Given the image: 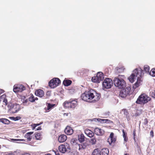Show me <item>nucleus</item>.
I'll return each mask as SVG.
<instances>
[{"mask_svg":"<svg viewBox=\"0 0 155 155\" xmlns=\"http://www.w3.org/2000/svg\"><path fill=\"white\" fill-rule=\"evenodd\" d=\"M144 73L143 70L141 68H136L133 71V73L128 77V79L131 83L133 82L137 77V78H142L144 75Z\"/></svg>","mask_w":155,"mask_h":155,"instance_id":"nucleus-1","label":"nucleus"},{"mask_svg":"<svg viewBox=\"0 0 155 155\" xmlns=\"http://www.w3.org/2000/svg\"><path fill=\"white\" fill-rule=\"evenodd\" d=\"M151 100L149 96L145 94H143L139 96L136 103L140 104H144Z\"/></svg>","mask_w":155,"mask_h":155,"instance_id":"nucleus-2","label":"nucleus"},{"mask_svg":"<svg viewBox=\"0 0 155 155\" xmlns=\"http://www.w3.org/2000/svg\"><path fill=\"white\" fill-rule=\"evenodd\" d=\"M114 83L115 86L119 89H123L126 86V82L122 79L115 78L114 80Z\"/></svg>","mask_w":155,"mask_h":155,"instance_id":"nucleus-3","label":"nucleus"},{"mask_svg":"<svg viewBox=\"0 0 155 155\" xmlns=\"http://www.w3.org/2000/svg\"><path fill=\"white\" fill-rule=\"evenodd\" d=\"M87 93L90 101L92 99H93V101H97L100 99V94L97 93L94 90H90L87 91Z\"/></svg>","mask_w":155,"mask_h":155,"instance_id":"nucleus-4","label":"nucleus"},{"mask_svg":"<svg viewBox=\"0 0 155 155\" xmlns=\"http://www.w3.org/2000/svg\"><path fill=\"white\" fill-rule=\"evenodd\" d=\"M8 110L11 113H15L18 112L20 109V105L18 104L9 103L7 105Z\"/></svg>","mask_w":155,"mask_h":155,"instance_id":"nucleus-5","label":"nucleus"},{"mask_svg":"<svg viewBox=\"0 0 155 155\" xmlns=\"http://www.w3.org/2000/svg\"><path fill=\"white\" fill-rule=\"evenodd\" d=\"M61 83L60 80L58 78H54L49 82V86L51 88H54Z\"/></svg>","mask_w":155,"mask_h":155,"instance_id":"nucleus-6","label":"nucleus"},{"mask_svg":"<svg viewBox=\"0 0 155 155\" xmlns=\"http://www.w3.org/2000/svg\"><path fill=\"white\" fill-rule=\"evenodd\" d=\"M104 78L103 74L101 72H99L97 73L95 76L93 77L91 80L92 82L96 83H99L103 80Z\"/></svg>","mask_w":155,"mask_h":155,"instance_id":"nucleus-7","label":"nucleus"},{"mask_svg":"<svg viewBox=\"0 0 155 155\" xmlns=\"http://www.w3.org/2000/svg\"><path fill=\"white\" fill-rule=\"evenodd\" d=\"M113 84V83L112 80L109 78H106L102 83L103 87L106 89L111 88Z\"/></svg>","mask_w":155,"mask_h":155,"instance_id":"nucleus-8","label":"nucleus"},{"mask_svg":"<svg viewBox=\"0 0 155 155\" xmlns=\"http://www.w3.org/2000/svg\"><path fill=\"white\" fill-rule=\"evenodd\" d=\"M131 91V88L127 87L125 89L121 90L120 92L119 95L122 97H125L129 95Z\"/></svg>","mask_w":155,"mask_h":155,"instance_id":"nucleus-9","label":"nucleus"},{"mask_svg":"<svg viewBox=\"0 0 155 155\" xmlns=\"http://www.w3.org/2000/svg\"><path fill=\"white\" fill-rule=\"evenodd\" d=\"M25 89V87L22 84H16L13 87V91L15 93L21 92Z\"/></svg>","mask_w":155,"mask_h":155,"instance_id":"nucleus-10","label":"nucleus"},{"mask_svg":"<svg viewBox=\"0 0 155 155\" xmlns=\"http://www.w3.org/2000/svg\"><path fill=\"white\" fill-rule=\"evenodd\" d=\"M69 147L70 146L69 144H67L66 145L61 144L59 146L58 150L60 152L64 153L68 149H70Z\"/></svg>","mask_w":155,"mask_h":155,"instance_id":"nucleus-11","label":"nucleus"},{"mask_svg":"<svg viewBox=\"0 0 155 155\" xmlns=\"http://www.w3.org/2000/svg\"><path fill=\"white\" fill-rule=\"evenodd\" d=\"M116 139V137H114V133L111 132L107 139V142L110 145H111L112 143H114L115 142Z\"/></svg>","mask_w":155,"mask_h":155,"instance_id":"nucleus-12","label":"nucleus"},{"mask_svg":"<svg viewBox=\"0 0 155 155\" xmlns=\"http://www.w3.org/2000/svg\"><path fill=\"white\" fill-rule=\"evenodd\" d=\"M73 130L72 128L70 126H67L64 130L65 133L68 135H71L73 133Z\"/></svg>","mask_w":155,"mask_h":155,"instance_id":"nucleus-13","label":"nucleus"},{"mask_svg":"<svg viewBox=\"0 0 155 155\" xmlns=\"http://www.w3.org/2000/svg\"><path fill=\"white\" fill-rule=\"evenodd\" d=\"M94 132L97 135H103L105 133L104 131L102 129L97 127L94 129Z\"/></svg>","mask_w":155,"mask_h":155,"instance_id":"nucleus-14","label":"nucleus"},{"mask_svg":"<svg viewBox=\"0 0 155 155\" xmlns=\"http://www.w3.org/2000/svg\"><path fill=\"white\" fill-rule=\"evenodd\" d=\"M35 94L37 96L40 97H42L44 96L45 93L44 91L42 90L38 89L35 91Z\"/></svg>","mask_w":155,"mask_h":155,"instance_id":"nucleus-15","label":"nucleus"},{"mask_svg":"<svg viewBox=\"0 0 155 155\" xmlns=\"http://www.w3.org/2000/svg\"><path fill=\"white\" fill-rule=\"evenodd\" d=\"M67 137L66 135L62 134L59 136L58 140L60 143H63L67 140Z\"/></svg>","mask_w":155,"mask_h":155,"instance_id":"nucleus-16","label":"nucleus"},{"mask_svg":"<svg viewBox=\"0 0 155 155\" xmlns=\"http://www.w3.org/2000/svg\"><path fill=\"white\" fill-rule=\"evenodd\" d=\"M88 96L87 91H85L84 93L81 94V97L83 100L86 101L90 102Z\"/></svg>","mask_w":155,"mask_h":155,"instance_id":"nucleus-17","label":"nucleus"},{"mask_svg":"<svg viewBox=\"0 0 155 155\" xmlns=\"http://www.w3.org/2000/svg\"><path fill=\"white\" fill-rule=\"evenodd\" d=\"M141 78H137V82L133 86V89H136L140 85L141 82L142 81V80L141 79Z\"/></svg>","mask_w":155,"mask_h":155,"instance_id":"nucleus-18","label":"nucleus"},{"mask_svg":"<svg viewBox=\"0 0 155 155\" xmlns=\"http://www.w3.org/2000/svg\"><path fill=\"white\" fill-rule=\"evenodd\" d=\"M84 133L87 136L90 137H92L94 136V132L89 129L85 130Z\"/></svg>","mask_w":155,"mask_h":155,"instance_id":"nucleus-19","label":"nucleus"},{"mask_svg":"<svg viewBox=\"0 0 155 155\" xmlns=\"http://www.w3.org/2000/svg\"><path fill=\"white\" fill-rule=\"evenodd\" d=\"M89 144L87 142H85L82 143L81 144H79V150H84L86 148Z\"/></svg>","mask_w":155,"mask_h":155,"instance_id":"nucleus-20","label":"nucleus"},{"mask_svg":"<svg viewBox=\"0 0 155 155\" xmlns=\"http://www.w3.org/2000/svg\"><path fill=\"white\" fill-rule=\"evenodd\" d=\"M109 151L108 149L104 148L102 149L100 151V155H108Z\"/></svg>","mask_w":155,"mask_h":155,"instance_id":"nucleus-21","label":"nucleus"},{"mask_svg":"<svg viewBox=\"0 0 155 155\" xmlns=\"http://www.w3.org/2000/svg\"><path fill=\"white\" fill-rule=\"evenodd\" d=\"M33 132H30L27 133L25 135V137L27 139L28 141H30L31 140L32 137L31 136L33 133Z\"/></svg>","mask_w":155,"mask_h":155,"instance_id":"nucleus-22","label":"nucleus"},{"mask_svg":"<svg viewBox=\"0 0 155 155\" xmlns=\"http://www.w3.org/2000/svg\"><path fill=\"white\" fill-rule=\"evenodd\" d=\"M63 106L65 108H71V100L65 101L63 103Z\"/></svg>","mask_w":155,"mask_h":155,"instance_id":"nucleus-23","label":"nucleus"},{"mask_svg":"<svg viewBox=\"0 0 155 155\" xmlns=\"http://www.w3.org/2000/svg\"><path fill=\"white\" fill-rule=\"evenodd\" d=\"M124 69V67L123 66L117 67L115 68L116 72L117 73H120L123 72Z\"/></svg>","mask_w":155,"mask_h":155,"instance_id":"nucleus-24","label":"nucleus"},{"mask_svg":"<svg viewBox=\"0 0 155 155\" xmlns=\"http://www.w3.org/2000/svg\"><path fill=\"white\" fill-rule=\"evenodd\" d=\"M47 107L45 109V111L46 112L50 111L55 105V104H51L50 103H47Z\"/></svg>","mask_w":155,"mask_h":155,"instance_id":"nucleus-25","label":"nucleus"},{"mask_svg":"<svg viewBox=\"0 0 155 155\" xmlns=\"http://www.w3.org/2000/svg\"><path fill=\"white\" fill-rule=\"evenodd\" d=\"M77 101L76 100H71V108H74L77 105Z\"/></svg>","mask_w":155,"mask_h":155,"instance_id":"nucleus-26","label":"nucleus"},{"mask_svg":"<svg viewBox=\"0 0 155 155\" xmlns=\"http://www.w3.org/2000/svg\"><path fill=\"white\" fill-rule=\"evenodd\" d=\"M38 100V98L37 97L35 98L34 96L32 94H31L28 98L29 101L32 102H34L35 100Z\"/></svg>","mask_w":155,"mask_h":155,"instance_id":"nucleus-27","label":"nucleus"},{"mask_svg":"<svg viewBox=\"0 0 155 155\" xmlns=\"http://www.w3.org/2000/svg\"><path fill=\"white\" fill-rule=\"evenodd\" d=\"M71 83L72 81L71 80L67 79L64 81L63 84L65 86H68L71 84Z\"/></svg>","mask_w":155,"mask_h":155,"instance_id":"nucleus-28","label":"nucleus"},{"mask_svg":"<svg viewBox=\"0 0 155 155\" xmlns=\"http://www.w3.org/2000/svg\"><path fill=\"white\" fill-rule=\"evenodd\" d=\"M84 138L85 137L84 136V135L82 134H81L78 136V140L81 143L84 141Z\"/></svg>","mask_w":155,"mask_h":155,"instance_id":"nucleus-29","label":"nucleus"},{"mask_svg":"<svg viewBox=\"0 0 155 155\" xmlns=\"http://www.w3.org/2000/svg\"><path fill=\"white\" fill-rule=\"evenodd\" d=\"M122 132H123V136L124 138V140L125 142H127L128 140L127 133L124 131V129L122 130Z\"/></svg>","mask_w":155,"mask_h":155,"instance_id":"nucleus-30","label":"nucleus"},{"mask_svg":"<svg viewBox=\"0 0 155 155\" xmlns=\"http://www.w3.org/2000/svg\"><path fill=\"white\" fill-rule=\"evenodd\" d=\"M97 120L98 122L102 123H108V122L110 121L108 119H104L98 118Z\"/></svg>","mask_w":155,"mask_h":155,"instance_id":"nucleus-31","label":"nucleus"},{"mask_svg":"<svg viewBox=\"0 0 155 155\" xmlns=\"http://www.w3.org/2000/svg\"><path fill=\"white\" fill-rule=\"evenodd\" d=\"M100 155V152L99 149L97 148L94 149L93 151L92 155Z\"/></svg>","mask_w":155,"mask_h":155,"instance_id":"nucleus-32","label":"nucleus"},{"mask_svg":"<svg viewBox=\"0 0 155 155\" xmlns=\"http://www.w3.org/2000/svg\"><path fill=\"white\" fill-rule=\"evenodd\" d=\"M35 137L36 139L37 140H41L42 138L41 134L40 133H35Z\"/></svg>","mask_w":155,"mask_h":155,"instance_id":"nucleus-33","label":"nucleus"},{"mask_svg":"<svg viewBox=\"0 0 155 155\" xmlns=\"http://www.w3.org/2000/svg\"><path fill=\"white\" fill-rule=\"evenodd\" d=\"M0 121L4 124H9L10 122L9 120L5 118H2L0 119Z\"/></svg>","mask_w":155,"mask_h":155,"instance_id":"nucleus-34","label":"nucleus"},{"mask_svg":"<svg viewBox=\"0 0 155 155\" xmlns=\"http://www.w3.org/2000/svg\"><path fill=\"white\" fill-rule=\"evenodd\" d=\"M150 67L148 65H146L144 66V71L146 73L150 72Z\"/></svg>","mask_w":155,"mask_h":155,"instance_id":"nucleus-35","label":"nucleus"},{"mask_svg":"<svg viewBox=\"0 0 155 155\" xmlns=\"http://www.w3.org/2000/svg\"><path fill=\"white\" fill-rule=\"evenodd\" d=\"M42 123H43V122H41L39 124H32L31 125V126L32 127V129L33 130H34V129H35V127L37 126H38L39 125H40L42 124Z\"/></svg>","mask_w":155,"mask_h":155,"instance_id":"nucleus-36","label":"nucleus"},{"mask_svg":"<svg viewBox=\"0 0 155 155\" xmlns=\"http://www.w3.org/2000/svg\"><path fill=\"white\" fill-rule=\"evenodd\" d=\"M10 118L13 120L16 121L20 120L21 117L20 116H17L16 117H11Z\"/></svg>","mask_w":155,"mask_h":155,"instance_id":"nucleus-37","label":"nucleus"},{"mask_svg":"<svg viewBox=\"0 0 155 155\" xmlns=\"http://www.w3.org/2000/svg\"><path fill=\"white\" fill-rule=\"evenodd\" d=\"M96 141V139L95 138H91L90 141V143L93 145L95 144Z\"/></svg>","mask_w":155,"mask_h":155,"instance_id":"nucleus-38","label":"nucleus"},{"mask_svg":"<svg viewBox=\"0 0 155 155\" xmlns=\"http://www.w3.org/2000/svg\"><path fill=\"white\" fill-rule=\"evenodd\" d=\"M4 95L5 96V97H4L3 98H2L1 101L2 100L3 102L5 103L4 104L6 105H7L8 104V101L6 98V95Z\"/></svg>","mask_w":155,"mask_h":155,"instance_id":"nucleus-39","label":"nucleus"},{"mask_svg":"<svg viewBox=\"0 0 155 155\" xmlns=\"http://www.w3.org/2000/svg\"><path fill=\"white\" fill-rule=\"evenodd\" d=\"M150 74L152 76H155V69H152L150 72Z\"/></svg>","mask_w":155,"mask_h":155,"instance_id":"nucleus-40","label":"nucleus"},{"mask_svg":"<svg viewBox=\"0 0 155 155\" xmlns=\"http://www.w3.org/2000/svg\"><path fill=\"white\" fill-rule=\"evenodd\" d=\"M142 111V110H141L140 112H137L135 114V116L136 117L140 116L141 114Z\"/></svg>","mask_w":155,"mask_h":155,"instance_id":"nucleus-41","label":"nucleus"},{"mask_svg":"<svg viewBox=\"0 0 155 155\" xmlns=\"http://www.w3.org/2000/svg\"><path fill=\"white\" fill-rule=\"evenodd\" d=\"M136 130L135 129H134L133 130V134L134 135V140L135 142H136V140L135 139V136H136Z\"/></svg>","mask_w":155,"mask_h":155,"instance_id":"nucleus-42","label":"nucleus"},{"mask_svg":"<svg viewBox=\"0 0 155 155\" xmlns=\"http://www.w3.org/2000/svg\"><path fill=\"white\" fill-rule=\"evenodd\" d=\"M122 111L124 112V114L125 115H127L129 113L127 111V110L126 109H124L122 110Z\"/></svg>","mask_w":155,"mask_h":155,"instance_id":"nucleus-43","label":"nucleus"},{"mask_svg":"<svg viewBox=\"0 0 155 155\" xmlns=\"http://www.w3.org/2000/svg\"><path fill=\"white\" fill-rule=\"evenodd\" d=\"M150 95L151 96L155 98V90L154 91H152L150 92Z\"/></svg>","mask_w":155,"mask_h":155,"instance_id":"nucleus-44","label":"nucleus"},{"mask_svg":"<svg viewBox=\"0 0 155 155\" xmlns=\"http://www.w3.org/2000/svg\"><path fill=\"white\" fill-rule=\"evenodd\" d=\"M22 103L24 104H26L28 101V100L27 99H22Z\"/></svg>","mask_w":155,"mask_h":155,"instance_id":"nucleus-45","label":"nucleus"},{"mask_svg":"<svg viewBox=\"0 0 155 155\" xmlns=\"http://www.w3.org/2000/svg\"><path fill=\"white\" fill-rule=\"evenodd\" d=\"M12 140V141H25V140L24 139H11Z\"/></svg>","mask_w":155,"mask_h":155,"instance_id":"nucleus-46","label":"nucleus"},{"mask_svg":"<svg viewBox=\"0 0 155 155\" xmlns=\"http://www.w3.org/2000/svg\"><path fill=\"white\" fill-rule=\"evenodd\" d=\"M148 123V120L147 118H145L144 120V125H147Z\"/></svg>","mask_w":155,"mask_h":155,"instance_id":"nucleus-47","label":"nucleus"},{"mask_svg":"<svg viewBox=\"0 0 155 155\" xmlns=\"http://www.w3.org/2000/svg\"><path fill=\"white\" fill-rule=\"evenodd\" d=\"M150 135L152 137H153L154 136L153 132V130L150 131Z\"/></svg>","mask_w":155,"mask_h":155,"instance_id":"nucleus-48","label":"nucleus"},{"mask_svg":"<svg viewBox=\"0 0 155 155\" xmlns=\"http://www.w3.org/2000/svg\"><path fill=\"white\" fill-rule=\"evenodd\" d=\"M5 96L4 95V94H3L0 97V101H1V99L2 98H3L4 97H5Z\"/></svg>","mask_w":155,"mask_h":155,"instance_id":"nucleus-49","label":"nucleus"},{"mask_svg":"<svg viewBox=\"0 0 155 155\" xmlns=\"http://www.w3.org/2000/svg\"><path fill=\"white\" fill-rule=\"evenodd\" d=\"M4 92V90L2 89H0V94H2V93H3Z\"/></svg>","mask_w":155,"mask_h":155,"instance_id":"nucleus-50","label":"nucleus"},{"mask_svg":"<svg viewBox=\"0 0 155 155\" xmlns=\"http://www.w3.org/2000/svg\"><path fill=\"white\" fill-rule=\"evenodd\" d=\"M41 129V127H38L37 129L36 130H40Z\"/></svg>","mask_w":155,"mask_h":155,"instance_id":"nucleus-51","label":"nucleus"},{"mask_svg":"<svg viewBox=\"0 0 155 155\" xmlns=\"http://www.w3.org/2000/svg\"><path fill=\"white\" fill-rule=\"evenodd\" d=\"M22 155H30L29 154L27 153H24L22 154Z\"/></svg>","mask_w":155,"mask_h":155,"instance_id":"nucleus-52","label":"nucleus"},{"mask_svg":"<svg viewBox=\"0 0 155 155\" xmlns=\"http://www.w3.org/2000/svg\"><path fill=\"white\" fill-rule=\"evenodd\" d=\"M45 155H51L50 153H48V154H45Z\"/></svg>","mask_w":155,"mask_h":155,"instance_id":"nucleus-53","label":"nucleus"},{"mask_svg":"<svg viewBox=\"0 0 155 155\" xmlns=\"http://www.w3.org/2000/svg\"><path fill=\"white\" fill-rule=\"evenodd\" d=\"M75 141V139H73L72 140V141H73V142H74V141Z\"/></svg>","mask_w":155,"mask_h":155,"instance_id":"nucleus-54","label":"nucleus"},{"mask_svg":"<svg viewBox=\"0 0 155 155\" xmlns=\"http://www.w3.org/2000/svg\"><path fill=\"white\" fill-rule=\"evenodd\" d=\"M124 155H129V154L128 153H126L124 154Z\"/></svg>","mask_w":155,"mask_h":155,"instance_id":"nucleus-55","label":"nucleus"},{"mask_svg":"<svg viewBox=\"0 0 155 155\" xmlns=\"http://www.w3.org/2000/svg\"><path fill=\"white\" fill-rule=\"evenodd\" d=\"M1 146H0V149H1Z\"/></svg>","mask_w":155,"mask_h":155,"instance_id":"nucleus-56","label":"nucleus"},{"mask_svg":"<svg viewBox=\"0 0 155 155\" xmlns=\"http://www.w3.org/2000/svg\"><path fill=\"white\" fill-rule=\"evenodd\" d=\"M25 98V97H24Z\"/></svg>","mask_w":155,"mask_h":155,"instance_id":"nucleus-57","label":"nucleus"}]
</instances>
